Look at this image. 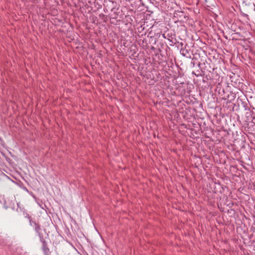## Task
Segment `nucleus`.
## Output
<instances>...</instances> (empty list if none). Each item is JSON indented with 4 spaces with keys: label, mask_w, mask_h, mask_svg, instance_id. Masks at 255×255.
Returning a JSON list of instances; mask_svg holds the SVG:
<instances>
[{
    "label": "nucleus",
    "mask_w": 255,
    "mask_h": 255,
    "mask_svg": "<svg viewBox=\"0 0 255 255\" xmlns=\"http://www.w3.org/2000/svg\"><path fill=\"white\" fill-rule=\"evenodd\" d=\"M166 32H164V33L162 34V36L164 38L166 39Z\"/></svg>",
    "instance_id": "14"
},
{
    "label": "nucleus",
    "mask_w": 255,
    "mask_h": 255,
    "mask_svg": "<svg viewBox=\"0 0 255 255\" xmlns=\"http://www.w3.org/2000/svg\"><path fill=\"white\" fill-rule=\"evenodd\" d=\"M181 52L182 54L184 56H187V54L188 53V52L187 50L182 49H181Z\"/></svg>",
    "instance_id": "10"
},
{
    "label": "nucleus",
    "mask_w": 255,
    "mask_h": 255,
    "mask_svg": "<svg viewBox=\"0 0 255 255\" xmlns=\"http://www.w3.org/2000/svg\"><path fill=\"white\" fill-rule=\"evenodd\" d=\"M142 45L143 47H146L147 45V44L146 42L144 44V40H143L142 41Z\"/></svg>",
    "instance_id": "13"
},
{
    "label": "nucleus",
    "mask_w": 255,
    "mask_h": 255,
    "mask_svg": "<svg viewBox=\"0 0 255 255\" xmlns=\"http://www.w3.org/2000/svg\"><path fill=\"white\" fill-rule=\"evenodd\" d=\"M151 50H154V49H155V48H154L153 46H152V47H151Z\"/></svg>",
    "instance_id": "17"
},
{
    "label": "nucleus",
    "mask_w": 255,
    "mask_h": 255,
    "mask_svg": "<svg viewBox=\"0 0 255 255\" xmlns=\"http://www.w3.org/2000/svg\"><path fill=\"white\" fill-rule=\"evenodd\" d=\"M208 77H209V79H211V77L210 76V75H206V78H207V79H209V78H208Z\"/></svg>",
    "instance_id": "15"
},
{
    "label": "nucleus",
    "mask_w": 255,
    "mask_h": 255,
    "mask_svg": "<svg viewBox=\"0 0 255 255\" xmlns=\"http://www.w3.org/2000/svg\"><path fill=\"white\" fill-rule=\"evenodd\" d=\"M186 18V14L184 12L182 11H175L173 15V18L176 21H183L184 18Z\"/></svg>",
    "instance_id": "6"
},
{
    "label": "nucleus",
    "mask_w": 255,
    "mask_h": 255,
    "mask_svg": "<svg viewBox=\"0 0 255 255\" xmlns=\"http://www.w3.org/2000/svg\"><path fill=\"white\" fill-rule=\"evenodd\" d=\"M245 85L243 83H242V82H239V84H238V87L239 88V89L241 90H244V87H245Z\"/></svg>",
    "instance_id": "9"
},
{
    "label": "nucleus",
    "mask_w": 255,
    "mask_h": 255,
    "mask_svg": "<svg viewBox=\"0 0 255 255\" xmlns=\"http://www.w3.org/2000/svg\"><path fill=\"white\" fill-rule=\"evenodd\" d=\"M248 100L247 97L243 94L238 97L237 100V104L239 107L244 108L245 110L249 109L248 106Z\"/></svg>",
    "instance_id": "2"
},
{
    "label": "nucleus",
    "mask_w": 255,
    "mask_h": 255,
    "mask_svg": "<svg viewBox=\"0 0 255 255\" xmlns=\"http://www.w3.org/2000/svg\"><path fill=\"white\" fill-rule=\"evenodd\" d=\"M200 64H201L199 63L198 64V66H200Z\"/></svg>",
    "instance_id": "19"
},
{
    "label": "nucleus",
    "mask_w": 255,
    "mask_h": 255,
    "mask_svg": "<svg viewBox=\"0 0 255 255\" xmlns=\"http://www.w3.org/2000/svg\"><path fill=\"white\" fill-rule=\"evenodd\" d=\"M240 11L243 16L247 17L249 19V15H252L255 11V4L254 2L244 0L240 8Z\"/></svg>",
    "instance_id": "1"
},
{
    "label": "nucleus",
    "mask_w": 255,
    "mask_h": 255,
    "mask_svg": "<svg viewBox=\"0 0 255 255\" xmlns=\"http://www.w3.org/2000/svg\"><path fill=\"white\" fill-rule=\"evenodd\" d=\"M255 127V124L254 122H250L248 124L247 128H248L249 130H254Z\"/></svg>",
    "instance_id": "8"
},
{
    "label": "nucleus",
    "mask_w": 255,
    "mask_h": 255,
    "mask_svg": "<svg viewBox=\"0 0 255 255\" xmlns=\"http://www.w3.org/2000/svg\"><path fill=\"white\" fill-rule=\"evenodd\" d=\"M193 74H195L196 76H199V75L195 74L194 72H193Z\"/></svg>",
    "instance_id": "18"
},
{
    "label": "nucleus",
    "mask_w": 255,
    "mask_h": 255,
    "mask_svg": "<svg viewBox=\"0 0 255 255\" xmlns=\"http://www.w3.org/2000/svg\"><path fill=\"white\" fill-rule=\"evenodd\" d=\"M23 215L25 216V218H27L29 220V221H30V219H32L31 216H30L26 212H23Z\"/></svg>",
    "instance_id": "11"
},
{
    "label": "nucleus",
    "mask_w": 255,
    "mask_h": 255,
    "mask_svg": "<svg viewBox=\"0 0 255 255\" xmlns=\"http://www.w3.org/2000/svg\"><path fill=\"white\" fill-rule=\"evenodd\" d=\"M157 51L159 52H161V50L160 49H157Z\"/></svg>",
    "instance_id": "16"
},
{
    "label": "nucleus",
    "mask_w": 255,
    "mask_h": 255,
    "mask_svg": "<svg viewBox=\"0 0 255 255\" xmlns=\"http://www.w3.org/2000/svg\"><path fill=\"white\" fill-rule=\"evenodd\" d=\"M205 70H207V71H209V72H211V70H209L207 68V66H205V68H201V71L202 73L204 72Z\"/></svg>",
    "instance_id": "12"
},
{
    "label": "nucleus",
    "mask_w": 255,
    "mask_h": 255,
    "mask_svg": "<svg viewBox=\"0 0 255 255\" xmlns=\"http://www.w3.org/2000/svg\"><path fill=\"white\" fill-rule=\"evenodd\" d=\"M29 224L30 226L34 228V230L38 234L39 237H40V236L43 235L41 233V226L38 223H37L36 221H33L32 219H30Z\"/></svg>",
    "instance_id": "5"
},
{
    "label": "nucleus",
    "mask_w": 255,
    "mask_h": 255,
    "mask_svg": "<svg viewBox=\"0 0 255 255\" xmlns=\"http://www.w3.org/2000/svg\"><path fill=\"white\" fill-rule=\"evenodd\" d=\"M39 237L40 238V242L42 244V250L44 253V255H50L51 252L43 235L40 236Z\"/></svg>",
    "instance_id": "4"
},
{
    "label": "nucleus",
    "mask_w": 255,
    "mask_h": 255,
    "mask_svg": "<svg viewBox=\"0 0 255 255\" xmlns=\"http://www.w3.org/2000/svg\"><path fill=\"white\" fill-rule=\"evenodd\" d=\"M165 35L166 39H168L172 44L176 43V39L174 34H172V32H167Z\"/></svg>",
    "instance_id": "7"
},
{
    "label": "nucleus",
    "mask_w": 255,
    "mask_h": 255,
    "mask_svg": "<svg viewBox=\"0 0 255 255\" xmlns=\"http://www.w3.org/2000/svg\"><path fill=\"white\" fill-rule=\"evenodd\" d=\"M182 86H179L176 90L178 91L181 96H188L190 94V90L188 89V86L184 83H181Z\"/></svg>",
    "instance_id": "3"
}]
</instances>
